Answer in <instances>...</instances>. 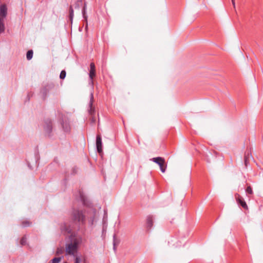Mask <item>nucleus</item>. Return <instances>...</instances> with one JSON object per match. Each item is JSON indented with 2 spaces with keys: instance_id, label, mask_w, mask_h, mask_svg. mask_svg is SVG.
Returning <instances> with one entry per match:
<instances>
[{
  "instance_id": "nucleus-1",
  "label": "nucleus",
  "mask_w": 263,
  "mask_h": 263,
  "mask_svg": "<svg viewBox=\"0 0 263 263\" xmlns=\"http://www.w3.org/2000/svg\"><path fill=\"white\" fill-rule=\"evenodd\" d=\"M96 215V210L90 206H86L83 209H74L71 214L72 220L76 223L79 227V229H85L86 224L91 227Z\"/></svg>"
},
{
  "instance_id": "nucleus-2",
  "label": "nucleus",
  "mask_w": 263,
  "mask_h": 263,
  "mask_svg": "<svg viewBox=\"0 0 263 263\" xmlns=\"http://www.w3.org/2000/svg\"><path fill=\"white\" fill-rule=\"evenodd\" d=\"M58 93V85L53 82H47L44 84L40 90V93L43 100H45L49 95L55 96Z\"/></svg>"
},
{
  "instance_id": "nucleus-3",
  "label": "nucleus",
  "mask_w": 263,
  "mask_h": 263,
  "mask_svg": "<svg viewBox=\"0 0 263 263\" xmlns=\"http://www.w3.org/2000/svg\"><path fill=\"white\" fill-rule=\"evenodd\" d=\"M79 241L74 238L71 242L66 245V253L69 255H74L77 252Z\"/></svg>"
},
{
  "instance_id": "nucleus-4",
  "label": "nucleus",
  "mask_w": 263,
  "mask_h": 263,
  "mask_svg": "<svg viewBox=\"0 0 263 263\" xmlns=\"http://www.w3.org/2000/svg\"><path fill=\"white\" fill-rule=\"evenodd\" d=\"M60 123L63 132L65 133H70L71 131V125L69 119L65 116H62Z\"/></svg>"
},
{
  "instance_id": "nucleus-5",
  "label": "nucleus",
  "mask_w": 263,
  "mask_h": 263,
  "mask_svg": "<svg viewBox=\"0 0 263 263\" xmlns=\"http://www.w3.org/2000/svg\"><path fill=\"white\" fill-rule=\"evenodd\" d=\"M44 130L47 136L51 137L53 129V124L51 120L46 119L43 125Z\"/></svg>"
},
{
  "instance_id": "nucleus-6",
  "label": "nucleus",
  "mask_w": 263,
  "mask_h": 263,
  "mask_svg": "<svg viewBox=\"0 0 263 263\" xmlns=\"http://www.w3.org/2000/svg\"><path fill=\"white\" fill-rule=\"evenodd\" d=\"M152 160L159 165L160 170L162 173H164L165 172L166 166L165 164V160L164 158L158 157L152 158Z\"/></svg>"
},
{
  "instance_id": "nucleus-7",
  "label": "nucleus",
  "mask_w": 263,
  "mask_h": 263,
  "mask_svg": "<svg viewBox=\"0 0 263 263\" xmlns=\"http://www.w3.org/2000/svg\"><path fill=\"white\" fill-rule=\"evenodd\" d=\"M93 93L91 92L90 95V101L89 102V109H88V112H89V114L90 115V116L95 115V113H96L95 108L93 106Z\"/></svg>"
},
{
  "instance_id": "nucleus-8",
  "label": "nucleus",
  "mask_w": 263,
  "mask_h": 263,
  "mask_svg": "<svg viewBox=\"0 0 263 263\" xmlns=\"http://www.w3.org/2000/svg\"><path fill=\"white\" fill-rule=\"evenodd\" d=\"M61 232L64 234H70L72 232V228L67 223H64L61 226Z\"/></svg>"
},
{
  "instance_id": "nucleus-9",
  "label": "nucleus",
  "mask_w": 263,
  "mask_h": 263,
  "mask_svg": "<svg viewBox=\"0 0 263 263\" xmlns=\"http://www.w3.org/2000/svg\"><path fill=\"white\" fill-rule=\"evenodd\" d=\"M235 198L237 203L241 205L244 209H248V205L244 199L238 194L235 195Z\"/></svg>"
},
{
  "instance_id": "nucleus-10",
  "label": "nucleus",
  "mask_w": 263,
  "mask_h": 263,
  "mask_svg": "<svg viewBox=\"0 0 263 263\" xmlns=\"http://www.w3.org/2000/svg\"><path fill=\"white\" fill-rule=\"evenodd\" d=\"M96 147L97 152L101 154L102 153V138L100 135H97L96 137Z\"/></svg>"
},
{
  "instance_id": "nucleus-11",
  "label": "nucleus",
  "mask_w": 263,
  "mask_h": 263,
  "mask_svg": "<svg viewBox=\"0 0 263 263\" xmlns=\"http://www.w3.org/2000/svg\"><path fill=\"white\" fill-rule=\"evenodd\" d=\"M7 14V7L5 4L0 7V19L4 20Z\"/></svg>"
},
{
  "instance_id": "nucleus-12",
  "label": "nucleus",
  "mask_w": 263,
  "mask_h": 263,
  "mask_svg": "<svg viewBox=\"0 0 263 263\" xmlns=\"http://www.w3.org/2000/svg\"><path fill=\"white\" fill-rule=\"evenodd\" d=\"M96 76V67L93 63H91L90 64V70L89 72V76L91 80Z\"/></svg>"
},
{
  "instance_id": "nucleus-13",
  "label": "nucleus",
  "mask_w": 263,
  "mask_h": 263,
  "mask_svg": "<svg viewBox=\"0 0 263 263\" xmlns=\"http://www.w3.org/2000/svg\"><path fill=\"white\" fill-rule=\"evenodd\" d=\"M86 3H84L82 10V13L83 15V17L84 20L85 22L86 23V27L85 28L86 29L87 28V15H86Z\"/></svg>"
},
{
  "instance_id": "nucleus-14",
  "label": "nucleus",
  "mask_w": 263,
  "mask_h": 263,
  "mask_svg": "<svg viewBox=\"0 0 263 263\" xmlns=\"http://www.w3.org/2000/svg\"><path fill=\"white\" fill-rule=\"evenodd\" d=\"M153 218L152 216H148L146 219V227L148 230H150L153 227Z\"/></svg>"
},
{
  "instance_id": "nucleus-15",
  "label": "nucleus",
  "mask_w": 263,
  "mask_h": 263,
  "mask_svg": "<svg viewBox=\"0 0 263 263\" xmlns=\"http://www.w3.org/2000/svg\"><path fill=\"white\" fill-rule=\"evenodd\" d=\"M69 21H70V23H72V20L73 18V16H74V11H73V9L72 8V6H70L69 7Z\"/></svg>"
},
{
  "instance_id": "nucleus-16",
  "label": "nucleus",
  "mask_w": 263,
  "mask_h": 263,
  "mask_svg": "<svg viewBox=\"0 0 263 263\" xmlns=\"http://www.w3.org/2000/svg\"><path fill=\"white\" fill-rule=\"evenodd\" d=\"M83 1L78 0L74 3V7L76 9H79L83 6Z\"/></svg>"
},
{
  "instance_id": "nucleus-17",
  "label": "nucleus",
  "mask_w": 263,
  "mask_h": 263,
  "mask_svg": "<svg viewBox=\"0 0 263 263\" xmlns=\"http://www.w3.org/2000/svg\"><path fill=\"white\" fill-rule=\"evenodd\" d=\"M113 249L115 252L116 251V246L119 244V241L116 239V235L114 234L113 237Z\"/></svg>"
},
{
  "instance_id": "nucleus-18",
  "label": "nucleus",
  "mask_w": 263,
  "mask_h": 263,
  "mask_svg": "<svg viewBox=\"0 0 263 263\" xmlns=\"http://www.w3.org/2000/svg\"><path fill=\"white\" fill-rule=\"evenodd\" d=\"M33 52L32 50H29L26 54V58L28 60H30L33 57Z\"/></svg>"
},
{
  "instance_id": "nucleus-19",
  "label": "nucleus",
  "mask_w": 263,
  "mask_h": 263,
  "mask_svg": "<svg viewBox=\"0 0 263 263\" xmlns=\"http://www.w3.org/2000/svg\"><path fill=\"white\" fill-rule=\"evenodd\" d=\"M5 30L4 20L0 19V33Z\"/></svg>"
},
{
  "instance_id": "nucleus-20",
  "label": "nucleus",
  "mask_w": 263,
  "mask_h": 263,
  "mask_svg": "<svg viewBox=\"0 0 263 263\" xmlns=\"http://www.w3.org/2000/svg\"><path fill=\"white\" fill-rule=\"evenodd\" d=\"M246 192L248 195H252L253 193L252 187L250 186H248L246 189Z\"/></svg>"
},
{
  "instance_id": "nucleus-21",
  "label": "nucleus",
  "mask_w": 263,
  "mask_h": 263,
  "mask_svg": "<svg viewBox=\"0 0 263 263\" xmlns=\"http://www.w3.org/2000/svg\"><path fill=\"white\" fill-rule=\"evenodd\" d=\"M66 71L64 70H62L60 74V78L61 79H64L66 77Z\"/></svg>"
},
{
  "instance_id": "nucleus-22",
  "label": "nucleus",
  "mask_w": 263,
  "mask_h": 263,
  "mask_svg": "<svg viewBox=\"0 0 263 263\" xmlns=\"http://www.w3.org/2000/svg\"><path fill=\"white\" fill-rule=\"evenodd\" d=\"M21 244L22 246H24L27 243V238L25 236H24L22 238V239H21Z\"/></svg>"
},
{
  "instance_id": "nucleus-23",
  "label": "nucleus",
  "mask_w": 263,
  "mask_h": 263,
  "mask_svg": "<svg viewBox=\"0 0 263 263\" xmlns=\"http://www.w3.org/2000/svg\"><path fill=\"white\" fill-rule=\"evenodd\" d=\"M23 227H29L30 224V222L28 221H24L22 223Z\"/></svg>"
},
{
  "instance_id": "nucleus-24",
  "label": "nucleus",
  "mask_w": 263,
  "mask_h": 263,
  "mask_svg": "<svg viewBox=\"0 0 263 263\" xmlns=\"http://www.w3.org/2000/svg\"><path fill=\"white\" fill-rule=\"evenodd\" d=\"M78 168L77 167H73L72 168L71 174L74 175L77 173Z\"/></svg>"
},
{
  "instance_id": "nucleus-25",
  "label": "nucleus",
  "mask_w": 263,
  "mask_h": 263,
  "mask_svg": "<svg viewBox=\"0 0 263 263\" xmlns=\"http://www.w3.org/2000/svg\"><path fill=\"white\" fill-rule=\"evenodd\" d=\"M74 263H81V259L79 257H76L74 259Z\"/></svg>"
},
{
  "instance_id": "nucleus-26",
  "label": "nucleus",
  "mask_w": 263,
  "mask_h": 263,
  "mask_svg": "<svg viewBox=\"0 0 263 263\" xmlns=\"http://www.w3.org/2000/svg\"><path fill=\"white\" fill-rule=\"evenodd\" d=\"M90 120H91V122L92 123H95V122H96L95 115L91 116Z\"/></svg>"
},
{
  "instance_id": "nucleus-27",
  "label": "nucleus",
  "mask_w": 263,
  "mask_h": 263,
  "mask_svg": "<svg viewBox=\"0 0 263 263\" xmlns=\"http://www.w3.org/2000/svg\"><path fill=\"white\" fill-rule=\"evenodd\" d=\"M248 160H249V159H248V158L247 157V156L246 155L245 156V164L246 166H247Z\"/></svg>"
},
{
  "instance_id": "nucleus-28",
  "label": "nucleus",
  "mask_w": 263,
  "mask_h": 263,
  "mask_svg": "<svg viewBox=\"0 0 263 263\" xmlns=\"http://www.w3.org/2000/svg\"><path fill=\"white\" fill-rule=\"evenodd\" d=\"M81 200H82V201H83V204H84V205H86V202H85V199H84V198L83 196H82V195H81Z\"/></svg>"
},
{
  "instance_id": "nucleus-29",
  "label": "nucleus",
  "mask_w": 263,
  "mask_h": 263,
  "mask_svg": "<svg viewBox=\"0 0 263 263\" xmlns=\"http://www.w3.org/2000/svg\"><path fill=\"white\" fill-rule=\"evenodd\" d=\"M246 154L247 157L248 158V159H249V156H250L249 152H246L245 154V156L246 155Z\"/></svg>"
},
{
  "instance_id": "nucleus-30",
  "label": "nucleus",
  "mask_w": 263,
  "mask_h": 263,
  "mask_svg": "<svg viewBox=\"0 0 263 263\" xmlns=\"http://www.w3.org/2000/svg\"><path fill=\"white\" fill-rule=\"evenodd\" d=\"M231 1H232V4H233L234 7L235 8V0H231Z\"/></svg>"
},
{
  "instance_id": "nucleus-31",
  "label": "nucleus",
  "mask_w": 263,
  "mask_h": 263,
  "mask_svg": "<svg viewBox=\"0 0 263 263\" xmlns=\"http://www.w3.org/2000/svg\"><path fill=\"white\" fill-rule=\"evenodd\" d=\"M27 98L28 101H29L30 100V94L29 93H28L27 95Z\"/></svg>"
},
{
  "instance_id": "nucleus-32",
  "label": "nucleus",
  "mask_w": 263,
  "mask_h": 263,
  "mask_svg": "<svg viewBox=\"0 0 263 263\" xmlns=\"http://www.w3.org/2000/svg\"><path fill=\"white\" fill-rule=\"evenodd\" d=\"M65 263H67V262H65Z\"/></svg>"
}]
</instances>
